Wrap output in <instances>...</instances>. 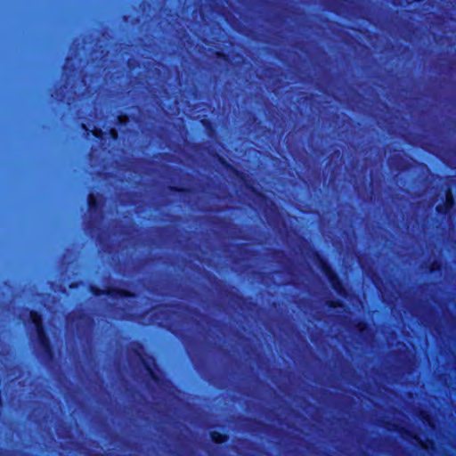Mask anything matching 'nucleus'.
Instances as JSON below:
<instances>
[{
	"label": "nucleus",
	"instance_id": "7ed1b4c3",
	"mask_svg": "<svg viewBox=\"0 0 456 456\" xmlns=\"http://www.w3.org/2000/svg\"><path fill=\"white\" fill-rule=\"evenodd\" d=\"M323 270H324L326 275L328 276L329 280L332 283L333 287L336 289H338V288L337 287V284H336V277H335V274L333 273V272L329 267H327L325 265L323 266Z\"/></svg>",
	"mask_w": 456,
	"mask_h": 456
},
{
	"label": "nucleus",
	"instance_id": "f257e3e1",
	"mask_svg": "<svg viewBox=\"0 0 456 456\" xmlns=\"http://www.w3.org/2000/svg\"><path fill=\"white\" fill-rule=\"evenodd\" d=\"M28 317L35 326L37 341L40 346L45 352V354L50 356V345L48 338L44 331L41 316L37 313L30 311L28 313Z\"/></svg>",
	"mask_w": 456,
	"mask_h": 456
},
{
	"label": "nucleus",
	"instance_id": "0eeeda50",
	"mask_svg": "<svg viewBox=\"0 0 456 456\" xmlns=\"http://www.w3.org/2000/svg\"><path fill=\"white\" fill-rule=\"evenodd\" d=\"M99 133H100V131H99V132H98V131H95V132H94V134H95V135H96V136H99Z\"/></svg>",
	"mask_w": 456,
	"mask_h": 456
},
{
	"label": "nucleus",
	"instance_id": "6e6552de",
	"mask_svg": "<svg viewBox=\"0 0 456 456\" xmlns=\"http://www.w3.org/2000/svg\"><path fill=\"white\" fill-rule=\"evenodd\" d=\"M93 291H94V294H99L98 289L97 290L94 289Z\"/></svg>",
	"mask_w": 456,
	"mask_h": 456
},
{
	"label": "nucleus",
	"instance_id": "423d86ee",
	"mask_svg": "<svg viewBox=\"0 0 456 456\" xmlns=\"http://www.w3.org/2000/svg\"><path fill=\"white\" fill-rule=\"evenodd\" d=\"M110 134H111V136H112L114 139H116V138H117V136H118V133H117V131H116L114 128H111V129H110Z\"/></svg>",
	"mask_w": 456,
	"mask_h": 456
},
{
	"label": "nucleus",
	"instance_id": "39448f33",
	"mask_svg": "<svg viewBox=\"0 0 456 456\" xmlns=\"http://www.w3.org/2000/svg\"><path fill=\"white\" fill-rule=\"evenodd\" d=\"M88 202H89L90 207H94L95 205V200H94V195L91 194L89 196Z\"/></svg>",
	"mask_w": 456,
	"mask_h": 456
},
{
	"label": "nucleus",
	"instance_id": "f03ea898",
	"mask_svg": "<svg viewBox=\"0 0 456 456\" xmlns=\"http://www.w3.org/2000/svg\"><path fill=\"white\" fill-rule=\"evenodd\" d=\"M445 198H446V202L444 205H438L436 207V209L438 212H444V211H446L447 209L451 208L453 205V199H452V192L450 190H447L446 192H445Z\"/></svg>",
	"mask_w": 456,
	"mask_h": 456
},
{
	"label": "nucleus",
	"instance_id": "20e7f679",
	"mask_svg": "<svg viewBox=\"0 0 456 456\" xmlns=\"http://www.w3.org/2000/svg\"><path fill=\"white\" fill-rule=\"evenodd\" d=\"M211 436H212V439H213L216 443H218V444L223 443V442H224V441H225L224 436L223 435H221V434H217V433H216V432L212 433V434H211Z\"/></svg>",
	"mask_w": 456,
	"mask_h": 456
}]
</instances>
